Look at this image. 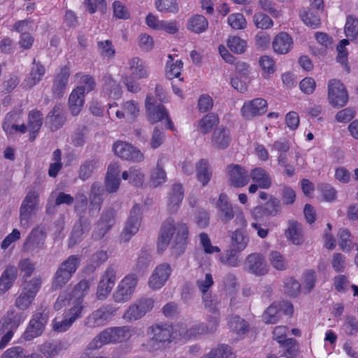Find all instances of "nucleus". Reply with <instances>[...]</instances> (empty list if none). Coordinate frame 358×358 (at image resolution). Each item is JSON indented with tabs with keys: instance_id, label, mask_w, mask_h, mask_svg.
Here are the masks:
<instances>
[{
	"instance_id": "79ce46f5",
	"label": "nucleus",
	"mask_w": 358,
	"mask_h": 358,
	"mask_svg": "<svg viewBox=\"0 0 358 358\" xmlns=\"http://www.w3.org/2000/svg\"><path fill=\"white\" fill-rule=\"evenodd\" d=\"M101 166V164L97 159L86 160L80 167L79 178L83 180L90 178L94 171Z\"/></svg>"
},
{
	"instance_id": "a211bd4d",
	"label": "nucleus",
	"mask_w": 358,
	"mask_h": 358,
	"mask_svg": "<svg viewBox=\"0 0 358 358\" xmlns=\"http://www.w3.org/2000/svg\"><path fill=\"white\" fill-rule=\"evenodd\" d=\"M47 320L48 315L44 311L36 313L24 333V338L26 341H31L41 335L45 329Z\"/></svg>"
},
{
	"instance_id": "338daca9",
	"label": "nucleus",
	"mask_w": 358,
	"mask_h": 358,
	"mask_svg": "<svg viewBox=\"0 0 358 358\" xmlns=\"http://www.w3.org/2000/svg\"><path fill=\"white\" fill-rule=\"evenodd\" d=\"M302 289L306 293L310 292L315 287L316 282V273L313 270L306 271L303 274Z\"/></svg>"
},
{
	"instance_id": "ddd939ff",
	"label": "nucleus",
	"mask_w": 358,
	"mask_h": 358,
	"mask_svg": "<svg viewBox=\"0 0 358 358\" xmlns=\"http://www.w3.org/2000/svg\"><path fill=\"white\" fill-rule=\"evenodd\" d=\"M243 269L255 276H262L268 273L269 267L262 254L254 252L245 257Z\"/></svg>"
},
{
	"instance_id": "864d4df0",
	"label": "nucleus",
	"mask_w": 358,
	"mask_h": 358,
	"mask_svg": "<svg viewBox=\"0 0 358 358\" xmlns=\"http://www.w3.org/2000/svg\"><path fill=\"white\" fill-rule=\"evenodd\" d=\"M229 326L230 329L237 334H244L248 331V322L237 315L230 317Z\"/></svg>"
},
{
	"instance_id": "72a5a7b5",
	"label": "nucleus",
	"mask_w": 358,
	"mask_h": 358,
	"mask_svg": "<svg viewBox=\"0 0 358 358\" xmlns=\"http://www.w3.org/2000/svg\"><path fill=\"white\" fill-rule=\"evenodd\" d=\"M250 178L262 189H268L272 185L271 175L261 167H256L251 170L250 172Z\"/></svg>"
},
{
	"instance_id": "c85d7f7f",
	"label": "nucleus",
	"mask_w": 358,
	"mask_h": 358,
	"mask_svg": "<svg viewBox=\"0 0 358 358\" xmlns=\"http://www.w3.org/2000/svg\"><path fill=\"white\" fill-rule=\"evenodd\" d=\"M43 114L38 110H33L28 115V131L29 132V138L30 141H34L43 124Z\"/></svg>"
},
{
	"instance_id": "f03ea898",
	"label": "nucleus",
	"mask_w": 358,
	"mask_h": 358,
	"mask_svg": "<svg viewBox=\"0 0 358 358\" xmlns=\"http://www.w3.org/2000/svg\"><path fill=\"white\" fill-rule=\"evenodd\" d=\"M136 331L129 326L110 327L96 335L87 345L90 351L99 350L108 343H122L129 340Z\"/></svg>"
},
{
	"instance_id": "b1692460",
	"label": "nucleus",
	"mask_w": 358,
	"mask_h": 358,
	"mask_svg": "<svg viewBox=\"0 0 358 358\" xmlns=\"http://www.w3.org/2000/svg\"><path fill=\"white\" fill-rule=\"evenodd\" d=\"M103 189L99 182H94L92 183L89 195L90 208L89 213L90 215L94 216L97 214L101 210L103 203Z\"/></svg>"
},
{
	"instance_id": "39448f33",
	"label": "nucleus",
	"mask_w": 358,
	"mask_h": 358,
	"mask_svg": "<svg viewBox=\"0 0 358 358\" xmlns=\"http://www.w3.org/2000/svg\"><path fill=\"white\" fill-rule=\"evenodd\" d=\"M80 264V258L78 255H71L62 262L56 271L52 287L59 289L63 287L71 278Z\"/></svg>"
},
{
	"instance_id": "f704fd0d",
	"label": "nucleus",
	"mask_w": 358,
	"mask_h": 358,
	"mask_svg": "<svg viewBox=\"0 0 358 358\" xmlns=\"http://www.w3.org/2000/svg\"><path fill=\"white\" fill-rule=\"evenodd\" d=\"M129 69L131 77L143 79L148 77L149 73L145 62L139 57H133L129 60Z\"/></svg>"
},
{
	"instance_id": "dca6fc26",
	"label": "nucleus",
	"mask_w": 358,
	"mask_h": 358,
	"mask_svg": "<svg viewBox=\"0 0 358 358\" xmlns=\"http://www.w3.org/2000/svg\"><path fill=\"white\" fill-rule=\"evenodd\" d=\"M117 280V267L110 265L107 267L99 282L96 295L99 299H105L111 292Z\"/></svg>"
},
{
	"instance_id": "a878e982",
	"label": "nucleus",
	"mask_w": 358,
	"mask_h": 358,
	"mask_svg": "<svg viewBox=\"0 0 358 358\" xmlns=\"http://www.w3.org/2000/svg\"><path fill=\"white\" fill-rule=\"evenodd\" d=\"M45 69L39 62H36L34 59L32 62V67L28 76L22 83V86L25 89H31L38 84L45 75Z\"/></svg>"
},
{
	"instance_id": "bf43d9fd",
	"label": "nucleus",
	"mask_w": 358,
	"mask_h": 358,
	"mask_svg": "<svg viewBox=\"0 0 358 358\" xmlns=\"http://www.w3.org/2000/svg\"><path fill=\"white\" fill-rule=\"evenodd\" d=\"M151 261L150 252L148 250H141L138 255L134 271L138 273H143L149 266Z\"/></svg>"
},
{
	"instance_id": "69168bd1",
	"label": "nucleus",
	"mask_w": 358,
	"mask_h": 358,
	"mask_svg": "<svg viewBox=\"0 0 358 358\" xmlns=\"http://www.w3.org/2000/svg\"><path fill=\"white\" fill-rule=\"evenodd\" d=\"M228 24L236 30L244 29L247 27V21L241 13H234L229 15Z\"/></svg>"
},
{
	"instance_id": "774afa93",
	"label": "nucleus",
	"mask_w": 358,
	"mask_h": 358,
	"mask_svg": "<svg viewBox=\"0 0 358 358\" xmlns=\"http://www.w3.org/2000/svg\"><path fill=\"white\" fill-rule=\"evenodd\" d=\"M63 350L64 346L61 342L55 343H45L41 348V352L47 358H52Z\"/></svg>"
},
{
	"instance_id": "6ab92c4d",
	"label": "nucleus",
	"mask_w": 358,
	"mask_h": 358,
	"mask_svg": "<svg viewBox=\"0 0 358 358\" xmlns=\"http://www.w3.org/2000/svg\"><path fill=\"white\" fill-rule=\"evenodd\" d=\"M171 272L172 269L169 264L163 263L158 265L149 278V287L153 290L159 289L165 285Z\"/></svg>"
},
{
	"instance_id": "13d9d810",
	"label": "nucleus",
	"mask_w": 358,
	"mask_h": 358,
	"mask_svg": "<svg viewBox=\"0 0 358 358\" xmlns=\"http://www.w3.org/2000/svg\"><path fill=\"white\" fill-rule=\"evenodd\" d=\"M219 117L214 113L205 115L199 122V130L203 134H207L213 126L217 124Z\"/></svg>"
},
{
	"instance_id": "0eeeda50",
	"label": "nucleus",
	"mask_w": 358,
	"mask_h": 358,
	"mask_svg": "<svg viewBox=\"0 0 358 358\" xmlns=\"http://www.w3.org/2000/svg\"><path fill=\"white\" fill-rule=\"evenodd\" d=\"M41 282L42 280L40 277L33 278L26 282L22 292L15 299V306L20 310H27L34 301L41 288Z\"/></svg>"
},
{
	"instance_id": "5fc2aeb1",
	"label": "nucleus",
	"mask_w": 358,
	"mask_h": 358,
	"mask_svg": "<svg viewBox=\"0 0 358 358\" xmlns=\"http://www.w3.org/2000/svg\"><path fill=\"white\" fill-rule=\"evenodd\" d=\"M25 315L23 313H15L8 311L4 317V323L10 327V329L15 330L24 320Z\"/></svg>"
},
{
	"instance_id": "4d7b16f0",
	"label": "nucleus",
	"mask_w": 358,
	"mask_h": 358,
	"mask_svg": "<svg viewBox=\"0 0 358 358\" xmlns=\"http://www.w3.org/2000/svg\"><path fill=\"white\" fill-rule=\"evenodd\" d=\"M279 305L273 303L267 308L263 314L262 318L266 324H275L280 319Z\"/></svg>"
},
{
	"instance_id": "37998d69",
	"label": "nucleus",
	"mask_w": 358,
	"mask_h": 358,
	"mask_svg": "<svg viewBox=\"0 0 358 358\" xmlns=\"http://www.w3.org/2000/svg\"><path fill=\"white\" fill-rule=\"evenodd\" d=\"M201 358H235L232 349L227 345H220L212 349L210 352Z\"/></svg>"
},
{
	"instance_id": "052dcab7",
	"label": "nucleus",
	"mask_w": 358,
	"mask_h": 358,
	"mask_svg": "<svg viewBox=\"0 0 358 358\" xmlns=\"http://www.w3.org/2000/svg\"><path fill=\"white\" fill-rule=\"evenodd\" d=\"M214 284L213 275L210 273H206L196 281V285L201 295L211 292L210 288Z\"/></svg>"
},
{
	"instance_id": "4be33fe9",
	"label": "nucleus",
	"mask_w": 358,
	"mask_h": 358,
	"mask_svg": "<svg viewBox=\"0 0 358 358\" xmlns=\"http://www.w3.org/2000/svg\"><path fill=\"white\" fill-rule=\"evenodd\" d=\"M120 167L115 164H110L104 178V188L107 193L113 194L117 192L120 185Z\"/></svg>"
},
{
	"instance_id": "e433bc0d",
	"label": "nucleus",
	"mask_w": 358,
	"mask_h": 358,
	"mask_svg": "<svg viewBox=\"0 0 358 358\" xmlns=\"http://www.w3.org/2000/svg\"><path fill=\"white\" fill-rule=\"evenodd\" d=\"M113 150L117 157H138L142 155L138 149L126 141H118L114 143Z\"/></svg>"
},
{
	"instance_id": "3c124183",
	"label": "nucleus",
	"mask_w": 358,
	"mask_h": 358,
	"mask_svg": "<svg viewBox=\"0 0 358 358\" xmlns=\"http://www.w3.org/2000/svg\"><path fill=\"white\" fill-rule=\"evenodd\" d=\"M349 40L342 39L337 45V62L344 66L346 71L350 73V69L348 65V52L346 49V45L349 44Z\"/></svg>"
},
{
	"instance_id": "423d86ee",
	"label": "nucleus",
	"mask_w": 358,
	"mask_h": 358,
	"mask_svg": "<svg viewBox=\"0 0 358 358\" xmlns=\"http://www.w3.org/2000/svg\"><path fill=\"white\" fill-rule=\"evenodd\" d=\"M39 203V195L36 192H29L24 199L20 209V226L27 229L31 225V220L36 215Z\"/></svg>"
},
{
	"instance_id": "bb28decb",
	"label": "nucleus",
	"mask_w": 358,
	"mask_h": 358,
	"mask_svg": "<svg viewBox=\"0 0 358 358\" xmlns=\"http://www.w3.org/2000/svg\"><path fill=\"white\" fill-rule=\"evenodd\" d=\"M70 76V70L67 66H64L60 71L56 74L52 87V91L55 97L60 98L63 96L69 78Z\"/></svg>"
},
{
	"instance_id": "f3484780",
	"label": "nucleus",
	"mask_w": 358,
	"mask_h": 358,
	"mask_svg": "<svg viewBox=\"0 0 358 358\" xmlns=\"http://www.w3.org/2000/svg\"><path fill=\"white\" fill-rule=\"evenodd\" d=\"M46 234L38 228L33 229L22 245V250L32 254L44 249Z\"/></svg>"
},
{
	"instance_id": "4c0bfd02",
	"label": "nucleus",
	"mask_w": 358,
	"mask_h": 358,
	"mask_svg": "<svg viewBox=\"0 0 358 358\" xmlns=\"http://www.w3.org/2000/svg\"><path fill=\"white\" fill-rule=\"evenodd\" d=\"M167 176L162 160H158L157 165L150 173L149 183L152 187L162 186L166 182Z\"/></svg>"
},
{
	"instance_id": "473e14b6",
	"label": "nucleus",
	"mask_w": 358,
	"mask_h": 358,
	"mask_svg": "<svg viewBox=\"0 0 358 358\" xmlns=\"http://www.w3.org/2000/svg\"><path fill=\"white\" fill-rule=\"evenodd\" d=\"M230 241L231 248L242 252L248 246L249 237L244 230L237 229L231 232Z\"/></svg>"
},
{
	"instance_id": "6e6552de",
	"label": "nucleus",
	"mask_w": 358,
	"mask_h": 358,
	"mask_svg": "<svg viewBox=\"0 0 358 358\" xmlns=\"http://www.w3.org/2000/svg\"><path fill=\"white\" fill-rule=\"evenodd\" d=\"M145 108L148 120L152 123H156L166 119V127L174 130L173 122L169 115V113L162 104H156L155 99L151 96H147L145 100Z\"/></svg>"
},
{
	"instance_id": "58836bf2",
	"label": "nucleus",
	"mask_w": 358,
	"mask_h": 358,
	"mask_svg": "<svg viewBox=\"0 0 358 358\" xmlns=\"http://www.w3.org/2000/svg\"><path fill=\"white\" fill-rule=\"evenodd\" d=\"M288 227L285 231L287 238L294 245H300L303 242V234L301 224L294 220L288 221Z\"/></svg>"
},
{
	"instance_id": "e2e57ef3",
	"label": "nucleus",
	"mask_w": 358,
	"mask_h": 358,
	"mask_svg": "<svg viewBox=\"0 0 358 358\" xmlns=\"http://www.w3.org/2000/svg\"><path fill=\"white\" fill-rule=\"evenodd\" d=\"M254 24L257 29H268L273 27V22L267 15L263 13H256L252 17Z\"/></svg>"
},
{
	"instance_id": "f8f14e48",
	"label": "nucleus",
	"mask_w": 358,
	"mask_h": 358,
	"mask_svg": "<svg viewBox=\"0 0 358 358\" xmlns=\"http://www.w3.org/2000/svg\"><path fill=\"white\" fill-rule=\"evenodd\" d=\"M138 278L135 274L127 275L118 284L113 294V299L117 303H124L129 301L137 285Z\"/></svg>"
},
{
	"instance_id": "09e8293b",
	"label": "nucleus",
	"mask_w": 358,
	"mask_h": 358,
	"mask_svg": "<svg viewBox=\"0 0 358 358\" xmlns=\"http://www.w3.org/2000/svg\"><path fill=\"white\" fill-rule=\"evenodd\" d=\"M280 346L284 348V356L287 358H294L299 352V344L294 338H287L280 341Z\"/></svg>"
},
{
	"instance_id": "0e129e2a",
	"label": "nucleus",
	"mask_w": 358,
	"mask_h": 358,
	"mask_svg": "<svg viewBox=\"0 0 358 358\" xmlns=\"http://www.w3.org/2000/svg\"><path fill=\"white\" fill-rule=\"evenodd\" d=\"M227 45L232 52L241 54L245 51L247 42L238 36H232L228 39Z\"/></svg>"
},
{
	"instance_id": "9d476101",
	"label": "nucleus",
	"mask_w": 358,
	"mask_h": 358,
	"mask_svg": "<svg viewBox=\"0 0 358 358\" xmlns=\"http://www.w3.org/2000/svg\"><path fill=\"white\" fill-rule=\"evenodd\" d=\"M154 305L152 298H141L129 306L122 317L129 322L140 320L153 308Z\"/></svg>"
},
{
	"instance_id": "7ed1b4c3",
	"label": "nucleus",
	"mask_w": 358,
	"mask_h": 358,
	"mask_svg": "<svg viewBox=\"0 0 358 358\" xmlns=\"http://www.w3.org/2000/svg\"><path fill=\"white\" fill-rule=\"evenodd\" d=\"M149 338L143 344L145 350L155 352L163 350L173 341V327L167 324H156L148 329Z\"/></svg>"
},
{
	"instance_id": "8fccbe9b",
	"label": "nucleus",
	"mask_w": 358,
	"mask_h": 358,
	"mask_svg": "<svg viewBox=\"0 0 358 358\" xmlns=\"http://www.w3.org/2000/svg\"><path fill=\"white\" fill-rule=\"evenodd\" d=\"M239 252V251L230 248L224 254L221 255L220 260L222 264L229 266L238 267L240 265V260L238 256Z\"/></svg>"
},
{
	"instance_id": "393cba45",
	"label": "nucleus",
	"mask_w": 358,
	"mask_h": 358,
	"mask_svg": "<svg viewBox=\"0 0 358 358\" xmlns=\"http://www.w3.org/2000/svg\"><path fill=\"white\" fill-rule=\"evenodd\" d=\"M85 88L83 86H78L73 91L69 97V108L72 115H78L85 103Z\"/></svg>"
},
{
	"instance_id": "603ef678",
	"label": "nucleus",
	"mask_w": 358,
	"mask_h": 358,
	"mask_svg": "<svg viewBox=\"0 0 358 358\" xmlns=\"http://www.w3.org/2000/svg\"><path fill=\"white\" fill-rule=\"evenodd\" d=\"M302 21L308 26L317 27L320 24L317 13L310 8H303L300 12Z\"/></svg>"
},
{
	"instance_id": "49530a36",
	"label": "nucleus",
	"mask_w": 358,
	"mask_h": 358,
	"mask_svg": "<svg viewBox=\"0 0 358 358\" xmlns=\"http://www.w3.org/2000/svg\"><path fill=\"white\" fill-rule=\"evenodd\" d=\"M338 245L343 251L349 252L353 247L354 243L352 241V236L350 231L347 229H341L338 233Z\"/></svg>"
},
{
	"instance_id": "6e6d98bb",
	"label": "nucleus",
	"mask_w": 358,
	"mask_h": 358,
	"mask_svg": "<svg viewBox=\"0 0 358 358\" xmlns=\"http://www.w3.org/2000/svg\"><path fill=\"white\" fill-rule=\"evenodd\" d=\"M90 282L87 280H82L76 284L72 292L71 300L83 302V297L87 294L90 288Z\"/></svg>"
},
{
	"instance_id": "f257e3e1",
	"label": "nucleus",
	"mask_w": 358,
	"mask_h": 358,
	"mask_svg": "<svg viewBox=\"0 0 358 358\" xmlns=\"http://www.w3.org/2000/svg\"><path fill=\"white\" fill-rule=\"evenodd\" d=\"M187 238V224L181 222L176 224L172 218H168L162 226L158 239V248L164 250L170 243L171 255L177 257L184 252Z\"/></svg>"
},
{
	"instance_id": "412c9836",
	"label": "nucleus",
	"mask_w": 358,
	"mask_h": 358,
	"mask_svg": "<svg viewBox=\"0 0 358 358\" xmlns=\"http://www.w3.org/2000/svg\"><path fill=\"white\" fill-rule=\"evenodd\" d=\"M184 198V189L182 184L173 183L168 192L166 207L170 213H176L180 207Z\"/></svg>"
},
{
	"instance_id": "c756f323",
	"label": "nucleus",
	"mask_w": 358,
	"mask_h": 358,
	"mask_svg": "<svg viewBox=\"0 0 358 358\" xmlns=\"http://www.w3.org/2000/svg\"><path fill=\"white\" fill-rule=\"evenodd\" d=\"M212 145L217 149L227 148L231 142V134L229 129L224 127L216 128L212 134Z\"/></svg>"
},
{
	"instance_id": "5701e85b",
	"label": "nucleus",
	"mask_w": 358,
	"mask_h": 358,
	"mask_svg": "<svg viewBox=\"0 0 358 358\" xmlns=\"http://www.w3.org/2000/svg\"><path fill=\"white\" fill-rule=\"evenodd\" d=\"M114 217L115 212L112 209L107 210L102 213L92 234L95 239L101 238L108 231L115 222Z\"/></svg>"
},
{
	"instance_id": "2eb2a0df",
	"label": "nucleus",
	"mask_w": 358,
	"mask_h": 358,
	"mask_svg": "<svg viewBox=\"0 0 358 358\" xmlns=\"http://www.w3.org/2000/svg\"><path fill=\"white\" fill-rule=\"evenodd\" d=\"M229 185L236 188L245 187L250 182V172L239 164H229L226 168Z\"/></svg>"
},
{
	"instance_id": "1a4fd4ad",
	"label": "nucleus",
	"mask_w": 358,
	"mask_h": 358,
	"mask_svg": "<svg viewBox=\"0 0 358 358\" xmlns=\"http://www.w3.org/2000/svg\"><path fill=\"white\" fill-rule=\"evenodd\" d=\"M141 221V207L138 204H135L130 210L125 226L120 234V241L127 243L138 231Z\"/></svg>"
},
{
	"instance_id": "680f3d73",
	"label": "nucleus",
	"mask_w": 358,
	"mask_h": 358,
	"mask_svg": "<svg viewBox=\"0 0 358 358\" xmlns=\"http://www.w3.org/2000/svg\"><path fill=\"white\" fill-rule=\"evenodd\" d=\"M205 328L204 322L197 324L187 329L182 335V337L189 340L199 338L203 335L208 334L207 331H206Z\"/></svg>"
},
{
	"instance_id": "20e7f679",
	"label": "nucleus",
	"mask_w": 358,
	"mask_h": 358,
	"mask_svg": "<svg viewBox=\"0 0 358 358\" xmlns=\"http://www.w3.org/2000/svg\"><path fill=\"white\" fill-rule=\"evenodd\" d=\"M215 205L217 208V218L220 222L225 224L235 218V222L238 226L242 227L246 226V220L243 214L241 212L237 213L235 210L227 194L224 192L221 193Z\"/></svg>"
},
{
	"instance_id": "2f4dec72",
	"label": "nucleus",
	"mask_w": 358,
	"mask_h": 358,
	"mask_svg": "<svg viewBox=\"0 0 358 358\" xmlns=\"http://www.w3.org/2000/svg\"><path fill=\"white\" fill-rule=\"evenodd\" d=\"M17 275V269L13 265H8L0 276V293H5L13 285Z\"/></svg>"
},
{
	"instance_id": "aec40b11",
	"label": "nucleus",
	"mask_w": 358,
	"mask_h": 358,
	"mask_svg": "<svg viewBox=\"0 0 358 358\" xmlns=\"http://www.w3.org/2000/svg\"><path fill=\"white\" fill-rule=\"evenodd\" d=\"M266 110V101L262 98H257L245 102L241 112L245 119L251 120L256 116L264 114Z\"/></svg>"
},
{
	"instance_id": "7c9ffc66",
	"label": "nucleus",
	"mask_w": 358,
	"mask_h": 358,
	"mask_svg": "<svg viewBox=\"0 0 358 358\" xmlns=\"http://www.w3.org/2000/svg\"><path fill=\"white\" fill-rule=\"evenodd\" d=\"M292 43V37L286 32L282 31L274 38L272 43L273 49L278 54H287L291 50Z\"/></svg>"
},
{
	"instance_id": "c03bdc74",
	"label": "nucleus",
	"mask_w": 358,
	"mask_h": 358,
	"mask_svg": "<svg viewBox=\"0 0 358 358\" xmlns=\"http://www.w3.org/2000/svg\"><path fill=\"white\" fill-rule=\"evenodd\" d=\"M196 171L199 180L203 186L207 185L210 180L212 173L206 159H201L199 162L196 166Z\"/></svg>"
},
{
	"instance_id": "cd10ccee",
	"label": "nucleus",
	"mask_w": 358,
	"mask_h": 358,
	"mask_svg": "<svg viewBox=\"0 0 358 358\" xmlns=\"http://www.w3.org/2000/svg\"><path fill=\"white\" fill-rule=\"evenodd\" d=\"M103 92L110 98L117 99L122 96V87L110 73H105L102 78Z\"/></svg>"
},
{
	"instance_id": "9b49d317",
	"label": "nucleus",
	"mask_w": 358,
	"mask_h": 358,
	"mask_svg": "<svg viewBox=\"0 0 358 358\" xmlns=\"http://www.w3.org/2000/svg\"><path fill=\"white\" fill-rule=\"evenodd\" d=\"M327 99L330 105L335 108H341L347 104L348 92L339 80L332 79L329 81Z\"/></svg>"
},
{
	"instance_id": "c9c22d12",
	"label": "nucleus",
	"mask_w": 358,
	"mask_h": 358,
	"mask_svg": "<svg viewBox=\"0 0 358 358\" xmlns=\"http://www.w3.org/2000/svg\"><path fill=\"white\" fill-rule=\"evenodd\" d=\"M50 127L52 131L61 128L66 122V116L62 108L59 105L53 107L47 116Z\"/></svg>"
},
{
	"instance_id": "ea45409f",
	"label": "nucleus",
	"mask_w": 358,
	"mask_h": 358,
	"mask_svg": "<svg viewBox=\"0 0 358 358\" xmlns=\"http://www.w3.org/2000/svg\"><path fill=\"white\" fill-rule=\"evenodd\" d=\"M344 33L349 42L358 43V18L352 15L346 17Z\"/></svg>"
},
{
	"instance_id": "de8ad7c7",
	"label": "nucleus",
	"mask_w": 358,
	"mask_h": 358,
	"mask_svg": "<svg viewBox=\"0 0 358 358\" xmlns=\"http://www.w3.org/2000/svg\"><path fill=\"white\" fill-rule=\"evenodd\" d=\"M157 10L162 13H177L179 10L176 0H156L155 3Z\"/></svg>"
},
{
	"instance_id": "a19ab883",
	"label": "nucleus",
	"mask_w": 358,
	"mask_h": 358,
	"mask_svg": "<svg viewBox=\"0 0 358 358\" xmlns=\"http://www.w3.org/2000/svg\"><path fill=\"white\" fill-rule=\"evenodd\" d=\"M187 29L196 34L205 31L208 27L207 19L201 15H195L187 22Z\"/></svg>"
},
{
	"instance_id": "a18cd8bd",
	"label": "nucleus",
	"mask_w": 358,
	"mask_h": 358,
	"mask_svg": "<svg viewBox=\"0 0 358 358\" xmlns=\"http://www.w3.org/2000/svg\"><path fill=\"white\" fill-rule=\"evenodd\" d=\"M268 260L271 266L278 271H285L288 268V263L285 257L278 251L270 252Z\"/></svg>"
},
{
	"instance_id": "4468645a",
	"label": "nucleus",
	"mask_w": 358,
	"mask_h": 358,
	"mask_svg": "<svg viewBox=\"0 0 358 358\" xmlns=\"http://www.w3.org/2000/svg\"><path fill=\"white\" fill-rule=\"evenodd\" d=\"M116 311L117 309L110 305L101 306L87 317L85 325L90 328L102 326L116 314Z\"/></svg>"
}]
</instances>
